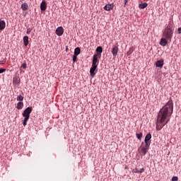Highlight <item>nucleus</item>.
Listing matches in <instances>:
<instances>
[{"mask_svg": "<svg viewBox=\"0 0 181 181\" xmlns=\"http://www.w3.org/2000/svg\"><path fill=\"white\" fill-rule=\"evenodd\" d=\"M169 121L170 118H168V114H158L156 127V131H161Z\"/></svg>", "mask_w": 181, "mask_h": 181, "instance_id": "f257e3e1", "label": "nucleus"}, {"mask_svg": "<svg viewBox=\"0 0 181 181\" xmlns=\"http://www.w3.org/2000/svg\"><path fill=\"white\" fill-rule=\"evenodd\" d=\"M174 23L173 21H170L168 22V25L164 30H163V36L165 37V40H169L171 42L173 37V33H174V28H173Z\"/></svg>", "mask_w": 181, "mask_h": 181, "instance_id": "f03ea898", "label": "nucleus"}, {"mask_svg": "<svg viewBox=\"0 0 181 181\" xmlns=\"http://www.w3.org/2000/svg\"><path fill=\"white\" fill-rule=\"evenodd\" d=\"M160 114H173V102L170 99L165 103V105L162 107L159 111Z\"/></svg>", "mask_w": 181, "mask_h": 181, "instance_id": "7ed1b4c3", "label": "nucleus"}, {"mask_svg": "<svg viewBox=\"0 0 181 181\" xmlns=\"http://www.w3.org/2000/svg\"><path fill=\"white\" fill-rule=\"evenodd\" d=\"M138 151H139V153H140V154H142V156H146V154L148 152L146 143H145L144 144V141H142L141 145L139 148Z\"/></svg>", "mask_w": 181, "mask_h": 181, "instance_id": "20e7f679", "label": "nucleus"}, {"mask_svg": "<svg viewBox=\"0 0 181 181\" xmlns=\"http://www.w3.org/2000/svg\"><path fill=\"white\" fill-rule=\"evenodd\" d=\"M152 137L151 133H147L144 139V143H146V150L147 151L149 150V147L151 146V139Z\"/></svg>", "mask_w": 181, "mask_h": 181, "instance_id": "39448f33", "label": "nucleus"}, {"mask_svg": "<svg viewBox=\"0 0 181 181\" xmlns=\"http://www.w3.org/2000/svg\"><path fill=\"white\" fill-rule=\"evenodd\" d=\"M96 72H97V71L95 68L94 62H93V61H92V66L90 69V75L91 76V78H94V76H95Z\"/></svg>", "mask_w": 181, "mask_h": 181, "instance_id": "423d86ee", "label": "nucleus"}, {"mask_svg": "<svg viewBox=\"0 0 181 181\" xmlns=\"http://www.w3.org/2000/svg\"><path fill=\"white\" fill-rule=\"evenodd\" d=\"M93 64H94L95 69L96 70V72H98V59L97 53H96V54L93 55Z\"/></svg>", "mask_w": 181, "mask_h": 181, "instance_id": "0eeeda50", "label": "nucleus"}, {"mask_svg": "<svg viewBox=\"0 0 181 181\" xmlns=\"http://www.w3.org/2000/svg\"><path fill=\"white\" fill-rule=\"evenodd\" d=\"M103 52V49L102 46H98L97 49H96V53H97V57L98 59H100L101 57V54Z\"/></svg>", "mask_w": 181, "mask_h": 181, "instance_id": "6e6552de", "label": "nucleus"}, {"mask_svg": "<svg viewBox=\"0 0 181 181\" xmlns=\"http://www.w3.org/2000/svg\"><path fill=\"white\" fill-rule=\"evenodd\" d=\"M119 52V47L118 46H113L112 49V54H113L114 57H117Z\"/></svg>", "mask_w": 181, "mask_h": 181, "instance_id": "1a4fd4ad", "label": "nucleus"}, {"mask_svg": "<svg viewBox=\"0 0 181 181\" xmlns=\"http://www.w3.org/2000/svg\"><path fill=\"white\" fill-rule=\"evenodd\" d=\"M47 1L45 0H42L40 4L41 11H45V10H47Z\"/></svg>", "mask_w": 181, "mask_h": 181, "instance_id": "9d476101", "label": "nucleus"}, {"mask_svg": "<svg viewBox=\"0 0 181 181\" xmlns=\"http://www.w3.org/2000/svg\"><path fill=\"white\" fill-rule=\"evenodd\" d=\"M23 116L24 117V119L23 121V125H24V127H26L27 122L30 118V114H23Z\"/></svg>", "mask_w": 181, "mask_h": 181, "instance_id": "9b49d317", "label": "nucleus"}, {"mask_svg": "<svg viewBox=\"0 0 181 181\" xmlns=\"http://www.w3.org/2000/svg\"><path fill=\"white\" fill-rule=\"evenodd\" d=\"M55 32H56V34L58 35V36H62L64 32V30L63 27H58V28H57Z\"/></svg>", "mask_w": 181, "mask_h": 181, "instance_id": "f8f14e48", "label": "nucleus"}, {"mask_svg": "<svg viewBox=\"0 0 181 181\" xmlns=\"http://www.w3.org/2000/svg\"><path fill=\"white\" fill-rule=\"evenodd\" d=\"M13 83L14 85H20V83H21V78H20V76H13Z\"/></svg>", "mask_w": 181, "mask_h": 181, "instance_id": "ddd939ff", "label": "nucleus"}, {"mask_svg": "<svg viewBox=\"0 0 181 181\" xmlns=\"http://www.w3.org/2000/svg\"><path fill=\"white\" fill-rule=\"evenodd\" d=\"M115 7L114 3H112V4H106L104 6V10L110 11L112 10Z\"/></svg>", "mask_w": 181, "mask_h": 181, "instance_id": "4468645a", "label": "nucleus"}, {"mask_svg": "<svg viewBox=\"0 0 181 181\" xmlns=\"http://www.w3.org/2000/svg\"><path fill=\"white\" fill-rule=\"evenodd\" d=\"M160 45L161 46H166V45H168V40H166V37H165V36H163V37H161L160 40Z\"/></svg>", "mask_w": 181, "mask_h": 181, "instance_id": "2eb2a0df", "label": "nucleus"}, {"mask_svg": "<svg viewBox=\"0 0 181 181\" xmlns=\"http://www.w3.org/2000/svg\"><path fill=\"white\" fill-rule=\"evenodd\" d=\"M21 7L23 11H26L29 8V6H28V3H23V4H21Z\"/></svg>", "mask_w": 181, "mask_h": 181, "instance_id": "dca6fc26", "label": "nucleus"}, {"mask_svg": "<svg viewBox=\"0 0 181 181\" xmlns=\"http://www.w3.org/2000/svg\"><path fill=\"white\" fill-rule=\"evenodd\" d=\"M156 66L162 68V66H163V65H164V60L161 59V60L156 61Z\"/></svg>", "mask_w": 181, "mask_h": 181, "instance_id": "f3484780", "label": "nucleus"}, {"mask_svg": "<svg viewBox=\"0 0 181 181\" xmlns=\"http://www.w3.org/2000/svg\"><path fill=\"white\" fill-rule=\"evenodd\" d=\"M33 111V107H28L27 108H25V110H24V112H23V114H30Z\"/></svg>", "mask_w": 181, "mask_h": 181, "instance_id": "a211bd4d", "label": "nucleus"}, {"mask_svg": "<svg viewBox=\"0 0 181 181\" xmlns=\"http://www.w3.org/2000/svg\"><path fill=\"white\" fill-rule=\"evenodd\" d=\"M6 22L4 20L0 21V30H4V28H6Z\"/></svg>", "mask_w": 181, "mask_h": 181, "instance_id": "6ab92c4d", "label": "nucleus"}, {"mask_svg": "<svg viewBox=\"0 0 181 181\" xmlns=\"http://www.w3.org/2000/svg\"><path fill=\"white\" fill-rule=\"evenodd\" d=\"M24 46L27 47L29 43V37L28 36H24L23 37Z\"/></svg>", "mask_w": 181, "mask_h": 181, "instance_id": "aec40b11", "label": "nucleus"}, {"mask_svg": "<svg viewBox=\"0 0 181 181\" xmlns=\"http://www.w3.org/2000/svg\"><path fill=\"white\" fill-rule=\"evenodd\" d=\"M134 52V47H130V49H129V51L127 52V56H131V54H132V53Z\"/></svg>", "mask_w": 181, "mask_h": 181, "instance_id": "412c9836", "label": "nucleus"}, {"mask_svg": "<svg viewBox=\"0 0 181 181\" xmlns=\"http://www.w3.org/2000/svg\"><path fill=\"white\" fill-rule=\"evenodd\" d=\"M24 104L23 101H18V103H17V108L18 110H21V108H23Z\"/></svg>", "mask_w": 181, "mask_h": 181, "instance_id": "4be33fe9", "label": "nucleus"}, {"mask_svg": "<svg viewBox=\"0 0 181 181\" xmlns=\"http://www.w3.org/2000/svg\"><path fill=\"white\" fill-rule=\"evenodd\" d=\"M148 6V3H140L139 4V8H146Z\"/></svg>", "mask_w": 181, "mask_h": 181, "instance_id": "5701e85b", "label": "nucleus"}, {"mask_svg": "<svg viewBox=\"0 0 181 181\" xmlns=\"http://www.w3.org/2000/svg\"><path fill=\"white\" fill-rule=\"evenodd\" d=\"M75 52H76V56L77 57V56H78V54H81V47H76L75 48Z\"/></svg>", "mask_w": 181, "mask_h": 181, "instance_id": "b1692460", "label": "nucleus"}, {"mask_svg": "<svg viewBox=\"0 0 181 181\" xmlns=\"http://www.w3.org/2000/svg\"><path fill=\"white\" fill-rule=\"evenodd\" d=\"M73 62H74V63H76V62H77V56H76V49L74 50V54L73 56Z\"/></svg>", "mask_w": 181, "mask_h": 181, "instance_id": "393cba45", "label": "nucleus"}, {"mask_svg": "<svg viewBox=\"0 0 181 181\" xmlns=\"http://www.w3.org/2000/svg\"><path fill=\"white\" fill-rule=\"evenodd\" d=\"M136 137L137 139H139V140H141L142 137H143V133H136Z\"/></svg>", "mask_w": 181, "mask_h": 181, "instance_id": "a878e982", "label": "nucleus"}, {"mask_svg": "<svg viewBox=\"0 0 181 181\" xmlns=\"http://www.w3.org/2000/svg\"><path fill=\"white\" fill-rule=\"evenodd\" d=\"M23 96H22V95H19V96H17V100L18 101H23Z\"/></svg>", "mask_w": 181, "mask_h": 181, "instance_id": "bb28decb", "label": "nucleus"}, {"mask_svg": "<svg viewBox=\"0 0 181 181\" xmlns=\"http://www.w3.org/2000/svg\"><path fill=\"white\" fill-rule=\"evenodd\" d=\"M21 68H23L24 69H26V68H27V64H26V62H23V63L21 64Z\"/></svg>", "mask_w": 181, "mask_h": 181, "instance_id": "cd10ccee", "label": "nucleus"}, {"mask_svg": "<svg viewBox=\"0 0 181 181\" xmlns=\"http://www.w3.org/2000/svg\"><path fill=\"white\" fill-rule=\"evenodd\" d=\"M139 170L138 169V168H134V169H132V172L134 173H139Z\"/></svg>", "mask_w": 181, "mask_h": 181, "instance_id": "c85d7f7f", "label": "nucleus"}, {"mask_svg": "<svg viewBox=\"0 0 181 181\" xmlns=\"http://www.w3.org/2000/svg\"><path fill=\"white\" fill-rule=\"evenodd\" d=\"M33 28H30V27L27 28V33L28 35H29L30 33V32H32Z\"/></svg>", "mask_w": 181, "mask_h": 181, "instance_id": "c756f323", "label": "nucleus"}, {"mask_svg": "<svg viewBox=\"0 0 181 181\" xmlns=\"http://www.w3.org/2000/svg\"><path fill=\"white\" fill-rule=\"evenodd\" d=\"M172 181H178V177L177 176H173L172 177Z\"/></svg>", "mask_w": 181, "mask_h": 181, "instance_id": "7c9ffc66", "label": "nucleus"}, {"mask_svg": "<svg viewBox=\"0 0 181 181\" xmlns=\"http://www.w3.org/2000/svg\"><path fill=\"white\" fill-rule=\"evenodd\" d=\"M6 59H4V60L0 61V64H6Z\"/></svg>", "mask_w": 181, "mask_h": 181, "instance_id": "2f4dec72", "label": "nucleus"}, {"mask_svg": "<svg viewBox=\"0 0 181 181\" xmlns=\"http://www.w3.org/2000/svg\"><path fill=\"white\" fill-rule=\"evenodd\" d=\"M5 71H6V68H0V74H3Z\"/></svg>", "mask_w": 181, "mask_h": 181, "instance_id": "473e14b6", "label": "nucleus"}, {"mask_svg": "<svg viewBox=\"0 0 181 181\" xmlns=\"http://www.w3.org/2000/svg\"><path fill=\"white\" fill-rule=\"evenodd\" d=\"M145 168H141V169L139 170V173H142L143 172H144Z\"/></svg>", "mask_w": 181, "mask_h": 181, "instance_id": "72a5a7b5", "label": "nucleus"}, {"mask_svg": "<svg viewBox=\"0 0 181 181\" xmlns=\"http://www.w3.org/2000/svg\"><path fill=\"white\" fill-rule=\"evenodd\" d=\"M127 3H128V0H124V7H126Z\"/></svg>", "mask_w": 181, "mask_h": 181, "instance_id": "f704fd0d", "label": "nucleus"}, {"mask_svg": "<svg viewBox=\"0 0 181 181\" xmlns=\"http://www.w3.org/2000/svg\"><path fill=\"white\" fill-rule=\"evenodd\" d=\"M178 33H181V27L180 28H178Z\"/></svg>", "mask_w": 181, "mask_h": 181, "instance_id": "c9c22d12", "label": "nucleus"}, {"mask_svg": "<svg viewBox=\"0 0 181 181\" xmlns=\"http://www.w3.org/2000/svg\"><path fill=\"white\" fill-rule=\"evenodd\" d=\"M68 50V47H66V51Z\"/></svg>", "mask_w": 181, "mask_h": 181, "instance_id": "e433bc0d", "label": "nucleus"}]
</instances>
